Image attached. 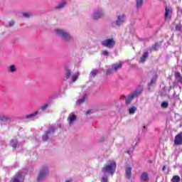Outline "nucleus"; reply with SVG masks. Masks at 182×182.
I'll return each instance as SVG.
<instances>
[{
    "label": "nucleus",
    "instance_id": "nucleus-23",
    "mask_svg": "<svg viewBox=\"0 0 182 182\" xmlns=\"http://www.w3.org/2000/svg\"><path fill=\"white\" fill-rule=\"evenodd\" d=\"M99 73V70H92L90 73V75L91 77H95L97 74Z\"/></svg>",
    "mask_w": 182,
    "mask_h": 182
},
{
    "label": "nucleus",
    "instance_id": "nucleus-13",
    "mask_svg": "<svg viewBox=\"0 0 182 182\" xmlns=\"http://www.w3.org/2000/svg\"><path fill=\"white\" fill-rule=\"evenodd\" d=\"M132 170H133V168L130 166H127L125 168V174L128 180H130V178H132Z\"/></svg>",
    "mask_w": 182,
    "mask_h": 182
},
{
    "label": "nucleus",
    "instance_id": "nucleus-24",
    "mask_svg": "<svg viewBox=\"0 0 182 182\" xmlns=\"http://www.w3.org/2000/svg\"><path fill=\"white\" fill-rule=\"evenodd\" d=\"M72 76V71L70 70L67 69L65 72V79H69Z\"/></svg>",
    "mask_w": 182,
    "mask_h": 182
},
{
    "label": "nucleus",
    "instance_id": "nucleus-16",
    "mask_svg": "<svg viewBox=\"0 0 182 182\" xmlns=\"http://www.w3.org/2000/svg\"><path fill=\"white\" fill-rule=\"evenodd\" d=\"M147 58H149V53L146 52L144 53L143 56L141 57L140 63H144L146 62V59H147Z\"/></svg>",
    "mask_w": 182,
    "mask_h": 182
},
{
    "label": "nucleus",
    "instance_id": "nucleus-12",
    "mask_svg": "<svg viewBox=\"0 0 182 182\" xmlns=\"http://www.w3.org/2000/svg\"><path fill=\"white\" fill-rule=\"evenodd\" d=\"M157 82V75H154L151 80V82L148 84V90H151L152 86H154L156 85V82Z\"/></svg>",
    "mask_w": 182,
    "mask_h": 182
},
{
    "label": "nucleus",
    "instance_id": "nucleus-18",
    "mask_svg": "<svg viewBox=\"0 0 182 182\" xmlns=\"http://www.w3.org/2000/svg\"><path fill=\"white\" fill-rule=\"evenodd\" d=\"M123 67V61H119V63L114 64V70H119V69H122Z\"/></svg>",
    "mask_w": 182,
    "mask_h": 182
},
{
    "label": "nucleus",
    "instance_id": "nucleus-49",
    "mask_svg": "<svg viewBox=\"0 0 182 182\" xmlns=\"http://www.w3.org/2000/svg\"><path fill=\"white\" fill-rule=\"evenodd\" d=\"M149 163H151V161H150Z\"/></svg>",
    "mask_w": 182,
    "mask_h": 182
},
{
    "label": "nucleus",
    "instance_id": "nucleus-27",
    "mask_svg": "<svg viewBox=\"0 0 182 182\" xmlns=\"http://www.w3.org/2000/svg\"><path fill=\"white\" fill-rule=\"evenodd\" d=\"M38 112H33L31 114H28L26 117V119H32V117H35L38 114Z\"/></svg>",
    "mask_w": 182,
    "mask_h": 182
},
{
    "label": "nucleus",
    "instance_id": "nucleus-48",
    "mask_svg": "<svg viewBox=\"0 0 182 182\" xmlns=\"http://www.w3.org/2000/svg\"><path fill=\"white\" fill-rule=\"evenodd\" d=\"M65 182H70L69 181H65Z\"/></svg>",
    "mask_w": 182,
    "mask_h": 182
},
{
    "label": "nucleus",
    "instance_id": "nucleus-35",
    "mask_svg": "<svg viewBox=\"0 0 182 182\" xmlns=\"http://www.w3.org/2000/svg\"><path fill=\"white\" fill-rule=\"evenodd\" d=\"M16 70V68H15V65L10 66V72H11V73H14V72H15Z\"/></svg>",
    "mask_w": 182,
    "mask_h": 182
},
{
    "label": "nucleus",
    "instance_id": "nucleus-42",
    "mask_svg": "<svg viewBox=\"0 0 182 182\" xmlns=\"http://www.w3.org/2000/svg\"><path fill=\"white\" fill-rule=\"evenodd\" d=\"M14 25H15V21H10L9 23V26H14Z\"/></svg>",
    "mask_w": 182,
    "mask_h": 182
},
{
    "label": "nucleus",
    "instance_id": "nucleus-39",
    "mask_svg": "<svg viewBox=\"0 0 182 182\" xmlns=\"http://www.w3.org/2000/svg\"><path fill=\"white\" fill-rule=\"evenodd\" d=\"M0 120H1L2 122H6V120H8V118H6V117H0Z\"/></svg>",
    "mask_w": 182,
    "mask_h": 182
},
{
    "label": "nucleus",
    "instance_id": "nucleus-43",
    "mask_svg": "<svg viewBox=\"0 0 182 182\" xmlns=\"http://www.w3.org/2000/svg\"><path fill=\"white\" fill-rule=\"evenodd\" d=\"M113 72V69H109L107 70L106 75H110Z\"/></svg>",
    "mask_w": 182,
    "mask_h": 182
},
{
    "label": "nucleus",
    "instance_id": "nucleus-5",
    "mask_svg": "<svg viewBox=\"0 0 182 182\" xmlns=\"http://www.w3.org/2000/svg\"><path fill=\"white\" fill-rule=\"evenodd\" d=\"M171 15H173V9L170 7H165V21H170L171 19Z\"/></svg>",
    "mask_w": 182,
    "mask_h": 182
},
{
    "label": "nucleus",
    "instance_id": "nucleus-31",
    "mask_svg": "<svg viewBox=\"0 0 182 182\" xmlns=\"http://www.w3.org/2000/svg\"><path fill=\"white\" fill-rule=\"evenodd\" d=\"M161 96H166L167 95V87H164L163 90L161 91Z\"/></svg>",
    "mask_w": 182,
    "mask_h": 182
},
{
    "label": "nucleus",
    "instance_id": "nucleus-22",
    "mask_svg": "<svg viewBox=\"0 0 182 182\" xmlns=\"http://www.w3.org/2000/svg\"><path fill=\"white\" fill-rule=\"evenodd\" d=\"M136 110H137V107H132L131 108L129 109V114H134L136 113Z\"/></svg>",
    "mask_w": 182,
    "mask_h": 182
},
{
    "label": "nucleus",
    "instance_id": "nucleus-19",
    "mask_svg": "<svg viewBox=\"0 0 182 182\" xmlns=\"http://www.w3.org/2000/svg\"><path fill=\"white\" fill-rule=\"evenodd\" d=\"M133 99H134L133 97V96L132 95V94L130 95H129L126 99H125V103L126 105H130V103H132V100H133Z\"/></svg>",
    "mask_w": 182,
    "mask_h": 182
},
{
    "label": "nucleus",
    "instance_id": "nucleus-41",
    "mask_svg": "<svg viewBox=\"0 0 182 182\" xmlns=\"http://www.w3.org/2000/svg\"><path fill=\"white\" fill-rule=\"evenodd\" d=\"M102 53L105 56H107V55H109V52H107V50H104V51L102 52Z\"/></svg>",
    "mask_w": 182,
    "mask_h": 182
},
{
    "label": "nucleus",
    "instance_id": "nucleus-46",
    "mask_svg": "<svg viewBox=\"0 0 182 182\" xmlns=\"http://www.w3.org/2000/svg\"><path fill=\"white\" fill-rule=\"evenodd\" d=\"M162 170H163V171H164L166 170V166H164L162 168Z\"/></svg>",
    "mask_w": 182,
    "mask_h": 182
},
{
    "label": "nucleus",
    "instance_id": "nucleus-11",
    "mask_svg": "<svg viewBox=\"0 0 182 182\" xmlns=\"http://www.w3.org/2000/svg\"><path fill=\"white\" fill-rule=\"evenodd\" d=\"M141 182H149L150 178L149 177V173L147 172H143L140 176Z\"/></svg>",
    "mask_w": 182,
    "mask_h": 182
},
{
    "label": "nucleus",
    "instance_id": "nucleus-6",
    "mask_svg": "<svg viewBox=\"0 0 182 182\" xmlns=\"http://www.w3.org/2000/svg\"><path fill=\"white\" fill-rule=\"evenodd\" d=\"M124 22H126V15L125 14L119 15L116 21V26H122V25H123Z\"/></svg>",
    "mask_w": 182,
    "mask_h": 182
},
{
    "label": "nucleus",
    "instance_id": "nucleus-33",
    "mask_svg": "<svg viewBox=\"0 0 182 182\" xmlns=\"http://www.w3.org/2000/svg\"><path fill=\"white\" fill-rule=\"evenodd\" d=\"M13 182H21V176H17L16 178H13Z\"/></svg>",
    "mask_w": 182,
    "mask_h": 182
},
{
    "label": "nucleus",
    "instance_id": "nucleus-1",
    "mask_svg": "<svg viewBox=\"0 0 182 182\" xmlns=\"http://www.w3.org/2000/svg\"><path fill=\"white\" fill-rule=\"evenodd\" d=\"M55 32H56L57 35L62 36L64 39H65V41H72V39H73V38H72V36H70V34H69V33H68L62 29L57 28V29H55Z\"/></svg>",
    "mask_w": 182,
    "mask_h": 182
},
{
    "label": "nucleus",
    "instance_id": "nucleus-7",
    "mask_svg": "<svg viewBox=\"0 0 182 182\" xmlns=\"http://www.w3.org/2000/svg\"><path fill=\"white\" fill-rule=\"evenodd\" d=\"M114 43V40L113 38H109L102 41V45L105 48H113V44Z\"/></svg>",
    "mask_w": 182,
    "mask_h": 182
},
{
    "label": "nucleus",
    "instance_id": "nucleus-26",
    "mask_svg": "<svg viewBox=\"0 0 182 182\" xmlns=\"http://www.w3.org/2000/svg\"><path fill=\"white\" fill-rule=\"evenodd\" d=\"M79 73H77L75 75H73L71 80L72 82H75L77 80V79H79Z\"/></svg>",
    "mask_w": 182,
    "mask_h": 182
},
{
    "label": "nucleus",
    "instance_id": "nucleus-4",
    "mask_svg": "<svg viewBox=\"0 0 182 182\" xmlns=\"http://www.w3.org/2000/svg\"><path fill=\"white\" fill-rule=\"evenodd\" d=\"M139 143H140V138L139 136H137L134 140L132 146L131 148L128 149L126 151V153H127V154H129V155L132 154L133 151H134V149H136V146H137V144H139Z\"/></svg>",
    "mask_w": 182,
    "mask_h": 182
},
{
    "label": "nucleus",
    "instance_id": "nucleus-37",
    "mask_svg": "<svg viewBox=\"0 0 182 182\" xmlns=\"http://www.w3.org/2000/svg\"><path fill=\"white\" fill-rule=\"evenodd\" d=\"M47 109H48V104H46V105H43V106L41 107V110H42L43 112H45V110Z\"/></svg>",
    "mask_w": 182,
    "mask_h": 182
},
{
    "label": "nucleus",
    "instance_id": "nucleus-38",
    "mask_svg": "<svg viewBox=\"0 0 182 182\" xmlns=\"http://www.w3.org/2000/svg\"><path fill=\"white\" fill-rule=\"evenodd\" d=\"M23 16H25V18H29L31 16V14L29 13H23Z\"/></svg>",
    "mask_w": 182,
    "mask_h": 182
},
{
    "label": "nucleus",
    "instance_id": "nucleus-29",
    "mask_svg": "<svg viewBox=\"0 0 182 182\" xmlns=\"http://www.w3.org/2000/svg\"><path fill=\"white\" fill-rule=\"evenodd\" d=\"M161 107H162V109H167V107H168V102L164 101L161 104Z\"/></svg>",
    "mask_w": 182,
    "mask_h": 182
},
{
    "label": "nucleus",
    "instance_id": "nucleus-17",
    "mask_svg": "<svg viewBox=\"0 0 182 182\" xmlns=\"http://www.w3.org/2000/svg\"><path fill=\"white\" fill-rule=\"evenodd\" d=\"M87 97V95L85 94L81 100H77L76 101V102H75L76 105H80L83 104V102L86 101Z\"/></svg>",
    "mask_w": 182,
    "mask_h": 182
},
{
    "label": "nucleus",
    "instance_id": "nucleus-34",
    "mask_svg": "<svg viewBox=\"0 0 182 182\" xmlns=\"http://www.w3.org/2000/svg\"><path fill=\"white\" fill-rule=\"evenodd\" d=\"M175 56L176 57L177 62H178V60H180V53L178 51H175Z\"/></svg>",
    "mask_w": 182,
    "mask_h": 182
},
{
    "label": "nucleus",
    "instance_id": "nucleus-47",
    "mask_svg": "<svg viewBox=\"0 0 182 182\" xmlns=\"http://www.w3.org/2000/svg\"><path fill=\"white\" fill-rule=\"evenodd\" d=\"M116 167H117V164H116V163L114 164V168H116Z\"/></svg>",
    "mask_w": 182,
    "mask_h": 182
},
{
    "label": "nucleus",
    "instance_id": "nucleus-10",
    "mask_svg": "<svg viewBox=\"0 0 182 182\" xmlns=\"http://www.w3.org/2000/svg\"><path fill=\"white\" fill-rule=\"evenodd\" d=\"M54 132H55V128H49L47 130L46 134L43 136V141H46V140L49 139V134H50L51 133H53Z\"/></svg>",
    "mask_w": 182,
    "mask_h": 182
},
{
    "label": "nucleus",
    "instance_id": "nucleus-40",
    "mask_svg": "<svg viewBox=\"0 0 182 182\" xmlns=\"http://www.w3.org/2000/svg\"><path fill=\"white\" fill-rule=\"evenodd\" d=\"M101 182H107V177L106 176L102 177Z\"/></svg>",
    "mask_w": 182,
    "mask_h": 182
},
{
    "label": "nucleus",
    "instance_id": "nucleus-14",
    "mask_svg": "<svg viewBox=\"0 0 182 182\" xmlns=\"http://www.w3.org/2000/svg\"><path fill=\"white\" fill-rule=\"evenodd\" d=\"M175 79L177 83H180V85H182V76L180 72H176L175 73Z\"/></svg>",
    "mask_w": 182,
    "mask_h": 182
},
{
    "label": "nucleus",
    "instance_id": "nucleus-32",
    "mask_svg": "<svg viewBox=\"0 0 182 182\" xmlns=\"http://www.w3.org/2000/svg\"><path fill=\"white\" fill-rule=\"evenodd\" d=\"M181 23L177 24L175 27L176 31H177L178 32H180L181 31Z\"/></svg>",
    "mask_w": 182,
    "mask_h": 182
},
{
    "label": "nucleus",
    "instance_id": "nucleus-3",
    "mask_svg": "<svg viewBox=\"0 0 182 182\" xmlns=\"http://www.w3.org/2000/svg\"><path fill=\"white\" fill-rule=\"evenodd\" d=\"M48 174H49V172L48 171V167H44L40 171V173L38 175V177L37 178L38 182L42 181L44 178H46L48 177Z\"/></svg>",
    "mask_w": 182,
    "mask_h": 182
},
{
    "label": "nucleus",
    "instance_id": "nucleus-25",
    "mask_svg": "<svg viewBox=\"0 0 182 182\" xmlns=\"http://www.w3.org/2000/svg\"><path fill=\"white\" fill-rule=\"evenodd\" d=\"M65 5H66V2L63 1L60 4H59L57 6H55V9H60L62 8H64Z\"/></svg>",
    "mask_w": 182,
    "mask_h": 182
},
{
    "label": "nucleus",
    "instance_id": "nucleus-2",
    "mask_svg": "<svg viewBox=\"0 0 182 182\" xmlns=\"http://www.w3.org/2000/svg\"><path fill=\"white\" fill-rule=\"evenodd\" d=\"M113 167H114V162H112L109 165L104 166L102 171L104 173V174H108L109 176H112V177H113V174H114Z\"/></svg>",
    "mask_w": 182,
    "mask_h": 182
},
{
    "label": "nucleus",
    "instance_id": "nucleus-21",
    "mask_svg": "<svg viewBox=\"0 0 182 182\" xmlns=\"http://www.w3.org/2000/svg\"><path fill=\"white\" fill-rule=\"evenodd\" d=\"M171 182H180L181 181V178L179 176H173L171 180Z\"/></svg>",
    "mask_w": 182,
    "mask_h": 182
},
{
    "label": "nucleus",
    "instance_id": "nucleus-44",
    "mask_svg": "<svg viewBox=\"0 0 182 182\" xmlns=\"http://www.w3.org/2000/svg\"><path fill=\"white\" fill-rule=\"evenodd\" d=\"M93 113V111L92 109H89L86 112V114H92Z\"/></svg>",
    "mask_w": 182,
    "mask_h": 182
},
{
    "label": "nucleus",
    "instance_id": "nucleus-30",
    "mask_svg": "<svg viewBox=\"0 0 182 182\" xmlns=\"http://www.w3.org/2000/svg\"><path fill=\"white\" fill-rule=\"evenodd\" d=\"M141 5H143V0H136V8H141Z\"/></svg>",
    "mask_w": 182,
    "mask_h": 182
},
{
    "label": "nucleus",
    "instance_id": "nucleus-20",
    "mask_svg": "<svg viewBox=\"0 0 182 182\" xmlns=\"http://www.w3.org/2000/svg\"><path fill=\"white\" fill-rule=\"evenodd\" d=\"M103 16V14L102 12H97L93 16V19L97 20L100 19V18H102Z\"/></svg>",
    "mask_w": 182,
    "mask_h": 182
},
{
    "label": "nucleus",
    "instance_id": "nucleus-45",
    "mask_svg": "<svg viewBox=\"0 0 182 182\" xmlns=\"http://www.w3.org/2000/svg\"><path fill=\"white\" fill-rule=\"evenodd\" d=\"M146 129H147V127L146 126H144V129L142 130V133H146Z\"/></svg>",
    "mask_w": 182,
    "mask_h": 182
},
{
    "label": "nucleus",
    "instance_id": "nucleus-15",
    "mask_svg": "<svg viewBox=\"0 0 182 182\" xmlns=\"http://www.w3.org/2000/svg\"><path fill=\"white\" fill-rule=\"evenodd\" d=\"M68 120L69 122V124H72L76 120V115L75 114H70Z\"/></svg>",
    "mask_w": 182,
    "mask_h": 182
},
{
    "label": "nucleus",
    "instance_id": "nucleus-9",
    "mask_svg": "<svg viewBox=\"0 0 182 182\" xmlns=\"http://www.w3.org/2000/svg\"><path fill=\"white\" fill-rule=\"evenodd\" d=\"M143 93V87H141L140 88L136 89L132 94L131 96L134 99L135 97H139L140 95Z\"/></svg>",
    "mask_w": 182,
    "mask_h": 182
},
{
    "label": "nucleus",
    "instance_id": "nucleus-28",
    "mask_svg": "<svg viewBox=\"0 0 182 182\" xmlns=\"http://www.w3.org/2000/svg\"><path fill=\"white\" fill-rule=\"evenodd\" d=\"M159 48H160V44H159V43H156L155 44H154L151 47V50H157L159 49Z\"/></svg>",
    "mask_w": 182,
    "mask_h": 182
},
{
    "label": "nucleus",
    "instance_id": "nucleus-8",
    "mask_svg": "<svg viewBox=\"0 0 182 182\" xmlns=\"http://www.w3.org/2000/svg\"><path fill=\"white\" fill-rule=\"evenodd\" d=\"M174 144L176 146H181L182 145V132H180L175 136Z\"/></svg>",
    "mask_w": 182,
    "mask_h": 182
},
{
    "label": "nucleus",
    "instance_id": "nucleus-36",
    "mask_svg": "<svg viewBox=\"0 0 182 182\" xmlns=\"http://www.w3.org/2000/svg\"><path fill=\"white\" fill-rule=\"evenodd\" d=\"M173 99L176 102H177V101L180 100V97L178 95H176V93H175V94H173Z\"/></svg>",
    "mask_w": 182,
    "mask_h": 182
}]
</instances>
